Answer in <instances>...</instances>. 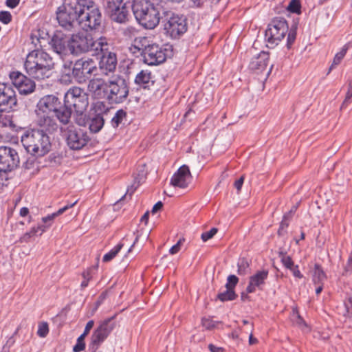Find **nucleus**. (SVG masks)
<instances>
[{
  "mask_svg": "<svg viewBox=\"0 0 352 352\" xmlns=\"http://www.w3.org/2000/svg\"><path fill=\"white\" fill-rule=\"evenodd\" d=\"M72 63L69 64H64L62 69L61 80L65 82H72V76H74L76 78V72H74V67H72Z\"/></svg>",
  "mask_w": 352,
  "mask_h": 352,
  "instance_id": "473e14b6",
  "label": "nucleus"
},
{
  "mask_svg": "<svg viewBox=\"0 0 352 352\" xmlns=\"http://www.w3.org/2000/svg\"><path fill=\"white\" fill-rule=\"evenodd\" d=\"M102 53V57L99 64V70L105 76H109V74L116 70L117 66V58L115 53L107 51L99 52Z\"/></svg>",
  "mask_w": 352,
  "mask_h": 352,
  "instance_id": "6ab92c4d",
  "label": "nucleus"
},
{
  "mask_svg": "<svg viewBox=\"0 0 352 352\" xmlns=\"http://www.w3.org/2000/svg\"><path fill=\"white\" fill-rule=\"evenodd\" d=\"M163 207V204L162 201H158L157 202L153 207L152 208V213L153 214H155V212H157L158 210H161Z\"/></svg>",
  "mask_w": 352,
  "mask_h": 352,
  "instance_id": "774afa93",
  "label": "nucleus"
},
{
  "mask_svg": "<svg viewBox=\"0 0 352 352\" xmlns=\"http://www.w3.org/2000/svg\"><path fill=\"white\" fill-rule=\"evenodd\" d=\"M10 78L20 94L27 95L34 91V82L21 72H13L10 73Z\"/></svg>",
  "mask_w": 352,
  "mask_h": 352,
  "instance_id": "f3484780",
  "label": "nucleus"
},
{
  "mask_svg": "<svg viewBox=\"0 0 352 352\" xmlns=\"http://www.w3.org/2000/svg\"><path fill=\"white\" fill-rule=\"evenodd\" d=\"M243 182H244V177L241 176L239 179H237L234 182V187L236 188L238 192H240V190L242 188Z\"/></svg>",
  "mask_w": 352,
  "mask_h": 352,
  "instance_id": "e2e57ef3",
  "label": "nucleus"
},
{
  "mask_svg": "<svg viewBox=\"0 0 352 352\" xmlns=\"http://www.w3.org/2000/svg\"><path fill=\"white\" fill-rule=\"evenodd\" d=\"M16 93L12 86L0 82V106L4 109H12L16 105Z\"/></svg>",
  "mask_w": 352,
  "mask_h": 352,
  "instance_id": "a211bd4d",
  "label": "nucleus"
},
{
  "mask_svg": "<svg viewBox=\"0 0 352 352\" xmlns=\"http://www.w3.org/2000/svg\"><path fill=\"white\" fill-rule=\"evenodd\" d=\"M64 104L73 108L77 113H82L88 106V97L82 89L74 87L65 93Z\"/></svg>",
  "mask_w": 352,
  "mask_h": 352,
  "instance_id": "6e6552de",
  "label": "nucleus"
},
{
  "mask_svg": "<svg viewBox=\"0 0 352 352\" xmlns=\"http://www.w3.org/2000/svg\"><path fill=\"white\" fill-rule=\"evenodd\" d=\"M218 230L215 228H212L209 231L203 232L201 234V238L204 242L207 241L208 240L212 239L217 232Z\"/></svg>",
  "mask_w": 352,
  "mask_h": 352,
  "instance_id": "de8ad7c7",
  "label": "nucleus"
},
{
  "mask_svg": "<svg viewBox=\"0 0 352 352\" xmlns=\"http://www.w3.org/2000/svg\"><path fill=\"white\" fill-rule=\"evenodd\" d=\"M12 20V15L8 11L0 12V21L4 24H8Z\"/></svg>",
  "mask_w": 352,
  "mask_h": 352,
  "instance_id": "3c124183",
  "label": "nucleus"
},
{
  "mask_svg": "<svg viewBox=\"0 0 352 352\" xmlns=\"http://www.w3.org/2000/svg\"><path fill=\"white\" fill-rule=\"evenodd\" d=\"M107 50H109V43L106 38L100 37L94 39L87 31L72 34L70 37V52L72 54H79L90 52L94 55H96L99 54V52Z\"/></svg>",
  "mask_w": 352,
  "mask_h": 352,
  "instance_id": "f03ea898",
  "label": "nucleus"
},
{
  "mask_svg": "<svg viewBox=\"0 0 352 352\" xmlns=\"http://www.w3.org/2000/svg\"><path fill=\"white\" fill-rule=\"evenodd\" d=\"M62 132L67 144L71 149L80 150L89 141L87 133L74 125H69L65 128H63Z\"/></svg>",
  "mask_w": 352,
  "mask_h": 352,
  "instance_id": "1a4fd4ad",
  "label": "nucleus"
},
{
  "mask_svg": "<svg viewBox=\"0 0 352 352\" xmlns=\"http://www.w3.org/2000/svg\"><path fill=\"white\" fill-rule=\"evenodd\" d=\"M36 124L41 128L43 131H48L50 133L56 131L58 124L54 119V113H47L41 112H35Z\"/></svg>",
  "mask_w": 352,
  "mask_h": 352,
  "instance_id": "4be33fe9",
  "label": "nucleus"
},
{
  "mask_svg": "<svg viewBox=\"0 0 352 352\" xmlns=\"http://www.w3.org/2000/svg\"><path fill=\"white\" fill-rule=\"evenodd\" d=\"M280 259L283 265L289 270L294 265L291 257L286 254L280 253Z\"/></svg>",
  "mask_w": 352,
  "mask_h": 352,
  "instance_id": "a18cd8bd",
  "label": "nucleus"
},
{
  "mask_svg": "<svg viewBox=\"0 0 352 352\" xmlns=\"http://www.w3.org/2000/svg\"><path fill=\"white\" fill-rule=\"evenodd\" d=\"M51 45L53 50L58 54H65L68 50L70 51V38L62 33H56L52 38Z\"/></svg>",
  "mask_w": 352,
  "mask_h": 352,
  "instance_id": "b1692460",
  "label": "nucleus"
},
{
  "mask_svg": "<svg viewBox=\"0 0 352 352\" xmlns=\"http://www.w3.org/2000/svg\"><path fill=\"white\" fill-rule=\"evenodd\" d=\"M104 120L103 117L100 115H96L90 119L89 122V128L92 133H98L104 126Z\"/></svg>",
  "mask_w": 352,
  "mask_h": 352,
  "instance_id": "7c9ffc66",
  "label": "nucleus"
},
{
  "mask_svg": "<svg viewBox=\"0 0 352 352\" xmlns=\"http://www.w3.org/2000/svg\"><path fill=\"white\" fill-rule=\"evenodd\" d=\"M292 273H293V275L295 276V277H297L298 278H302V274L300 273V272L298 270V267L296 265V266H293L292 268H290L289 269Z\"/></svg>",
  "mask_w": 352,
  "mask_h": 352,
  "instance_id": "69168bd1",
  "label": "nucleus"
},
{
  "mask_svg": "<svg viewBox=\"0 0 352 352\" xmlns=\"http://www.w3.org/2000/svg\"><path fill=\"white\" fill-rule=\"evenodd\" d=\"M98 69L91 59H80L75 63L74 66V72H76V78L80 82H82L84 77L89 78L88 76H91V75L96 76Z\"/></svg>",
  "mask_w": 352,
  "mask_h": 352,
  "instance_id": "dca6fc26",
  "label": "nucleus"
},
{
  "mask_svg": "<svg viewBox=\"0 0 352 352\" xmlns=\"http://www.w3.org/2000/svg\"><path fill=\"white\" fill-rule=\"evenodd\" d=\"M164 30L172 38H175L186 32V21L182 16L167 13Z\"/></svg>",
  "mask_w": 352,
  "mask_h": 352,
  "instance_id": "f8f14e48",
  "label": "nucleus"
},
{
  "mask_svg": "<svg viewBox=\"0 0 352 352\" xmlns=\"http://www.w3.org/2000/svg\"><path fill=\"white\" fill-rule=\"evenodd\" d=\"M268 277V271L266 270L257 271L256 274L250 276L249 284L246 291L248 293H253L256 288L261 289Z\"/></svg>",
  "mask_w": 352,
  "mask_h": 352,
  "instance_id": "393cba45",
  "label": "nucleus"
},
{
  "mask_svg": "<svg viewBox=\"0 0 352 352\" xmlns=\"http://www.w3.org/2000/svg\"><path fill=\"white\" fill-rule=\"evenodd\" d=\"M94 325V320H89L87 323L85 330H84V332L82 333V335H83L84 336L86 337L89 334L90 330L93 328Z\"/></svg>",
  "mask_w": 352,
  "mask_h": 352,
  "instance_id": "bf43d9fd",
  "label": "nucleus"
},
{
  "mask_svg": "<svg viewBox=\"0 0 352 352\" xmlns=\"http://www.w3.org/2000/svg\"><path fill=\"white\" fill-rule=\"evenodd\" d=\"M129 94V85L122 76L116 74L109 78L106 100L110 104L124 102L127 100Z\"/></svg>",
  "mask_w": 352,
  "mask_h": 352,
  "instance_id": "0eeeda50",
  "label": "nucleus"
},
{
  "mask_svg": "<svg viewBox=\"0 0 352 352\" xmlns=\"http://www.w3.org/2000/svg\"><path fill=\"white\" fill-rule=\"evenodd\" d=\"M352 98V79L348 81V89L346 94L345 99L342 104V108L347 104L349 100Z\"/></svg>",
  "mask_w": 352,
  "mask_h": 352,
  "instance_id": "09e8293b",
  "label": "nucleus"
},
{
  "mask_svg": "<svg viewBox=\"0 0 352 352\" xmlns=\"http://www.w3.org/2000/svg\"><path fill=\"white\" fill-rule=\"evenodd\" d=\"M49 333L48 324L45 322H43L38 324L37 334L41 338H45Z\"/></svg>",
  "mask_w": 352,
  "mask_h": 352,
  "instance_id": "c03bdc74",
  "label": "nucleus"
},
{
  "mask_svg": "<svg viewBox=\"0 0 352 352\" xmlns=\"http://www.w3.org/2000/svg\"><path fill=\"white\" fill-rule=\"evenodd\" d=\"M85 336H84L82 334L78 338L76 344L73 347L74 352H80L85 349Z\"/></svg>",
  "mask_w": 352,
  "mask_h": 352,
  "instance_id": "ea45409f",
  "label": "nucleus"
},
{
  "mask_svg": "<svg viewBox=\"0 0 352 352\" xmlns=\"http://www.w3.org/2000/svg\"><path fill=\"white\" fill-rule=\"evenodd\" d=\"M109 77L103 75V76H94L89 80L87 90L94 98L106 99Z\"/></svg>",
  "mask_w": 352,
  "mask_h": 352,
  "instance_id": "2eb2a0df",
  "label": "nucleus"
},
{
  "mask_svg": "<svg viewBox=\"0 0 352 352\" xmlns=\"http://www.w3.org/2000/svg\"><path fill=\"white\" fill-rule=\"evenodd\" d=\"M296 28H292L287 35V47H289L294 42L296 36Z\"/></svg>",
  "mask_w": 352,
  "mask_h": 352,
  "instance_id": "864d4df0",
  "label": "nucleus"
},
{
  "mask_svg": "<svg viewBox=\"0 0 352 352\" xmlns=\"http://www.w3.org/2000/svg\"><path fill=\"white\" fill-rule=\"evenodd\" d=\"M58 121L63 124H67L72 116V109L64 104V106H59L54 114Z\"/></svg>",
  "mask_w": 352,
  "mask_h": 352,
  "instance_id": "cd10ccee",
  "label": "nucleus"
},
{
  "mask_svg": "<svg viewBox=\"0 0 352 352\" xmlns=\"http://www.w3.org/2000/svg\"><path fill=\"white\" fill-rule=\"evenodd\" d=\"M153 78L151 71L148 69H142L136 75L135 82L138 85L145 87L150 82H154Z\"/></svg>",
  "mask_w": 352,
  "mask_h": 352,
  "instance_id": "c85d7f7f",
  "label": "nucleus"
},
{
  "mask_svg": "<svg viewBox=\"0 0 352 352\" xmlns=\"http://www.w3.org/2000/svg\"><path fill=\"white\" fill-rule=\"evenodd\" d=\"M167 50L156 43H151L146 48L142 54L144 62L149 65H155L164 63L167 56Z\"/></svg>",
  "mask_w": 352,
  "mask_h": 352,
  "instance_id": "4468645a",
  "label": "nucleus"
},
{
  "mask_svg": "<svg viewBox=\"0 0 352 352\" xmlns=\"http://www.w3.org/2000/svg\"><path fill=\"white\" fill-rule=\"evenodd\" d=\"M60 105V102L56 96L46 95L38 102L35 112L54 113L56 108Z\"/></svg>",
  "mask_w": 352,
  "mask_h": 352,
  "instance_id": "412c9836",
  "label": "nucleus"
},
{
  "mask_svg": "<svg viewBox=\"0 0 352 352\" xmlns=\"http://www.w3.org/2000/svg\"><path fill=\"white\" fill-rule=\"evenodd\" d=\"M115 324L112 318H107L100 323L98 327L94 331L91 341L89 344L94 350L98 349L100 344L107 338L110 333L114 329Z\"/></svg>",
  "mask_w": 352,
  "mask_h": 352,
  "instance_id": "ddd939ff",
  "label": "nucleus"
},
{
  "mask_svg": "<svg viewBox=\"0 0 352 352\" xmlns=\"http://www.w3.org/2000/svg\"><path fill=\"white\" fill-rule=\"evenodd\" d=\"M107 9L112 21L118 23H124L129 20V8L107 2Z\"/></svg>",
  "mask_w": 352,
  "mask_h": 352,
  "instance_id": "5701e85b",
  "label": "nucleus"
},
{
  "mask_svg": "<svg viewBox=\"0 0 352 352\" xmlns=\"http://www.w3.org/2000/svg\"><path fill=\"white\" fill-rule=\"evenodd\" d=\"M19 157L16 151L11 147H0V176L8 180V172L18 166Z\"/></svg>",
  "mask_w": 352,
  "mask_h": 352,
  "instance_id": "9d476101",
  "label": "nucleus"
},
{
  "mask_svg": "<svg viewBox=\"0 0 352 352\" xmlns=\"http://www.w3.org/2000/svg\"><path fill=\"white\" fill-rule=\"evenodd\" d=\"M52 58L41 50L30 52L26 56L24 67L30 77L36 80L50 78L54 69Z\"/></svg>",
  "mask_w": 352,
  "mask_h": 352,
  "instance_id": "f257e3e1",
  "label": "nucleus"
},
{
  "mask_svg": "<svg viewBox=\"0 0 352 352\" xmlns=\"http://www.w3.org/2000/svg\"><path fill=\"white\" fill-rule=\"evenodd\" d=\"M21 142L28 153L36 156H43L51 146L49 136L39 129L26 131L21 137Z\"/></svg>",
  "mask_w": 352,
  "mask_h": 352,
  "instance_id": "20e7f679",
  "label": "nucleus"
},
{
  "mask_svg": "<svg viewBox=\"0 0 352 352\" xmlns=\"http://www.w3.org/2000/svg\"><path fill=\"white\" fill-rule=\"evenodd\" d=\"M134 0H109V3H115L116 5L124 6L126 8L132 7L131 3H133Z\"/></svg>",
  "mask_w": 352,
  "mask_h": 352,
  "instance_id": "603ef678",
  "label": "nucleus"
},
{
  "mask_svg": "<svg viewBox=\"0 0 352 352\" xmlns=\"http://www.w3.org/2000/svg\"><path fill=\"white\" fill-rule=\"evenodd\" d=\"M292 320L293 322L299 326L300 327H307V324L304 320L300 317L299 313L297 310L294 309L292 314Z\"/></svg>",
  "mask_w": 352,
  "mask_h": 352,
  "instance_id": "37998d69",
  "label": "nucleus"
},
{
  "mask_svg": "<svg viewBox=\"0 0 352 352\" xmlns=\"http://www.w3.org/2000/svg\"><path fill=\"white\" fill-rule=\"evenodd\" d=\"M236 294L234 291L230 289L226 288V290L221 292L218 294L217 298L222 302L228 301V300H233L236 298Z\"/></svg>",
  "mask_w": 352,
  "mask_h": 352,
  "instance_id": "e433bc0d",
  "label": "nucleus"
},
{
  "mask_svg": "<svg viewBox=\"0 0 352 352\" xmlns=\"http://www.w3.org/2000/svg\"><path fill=\"white\" fill-rule=\"evenodd\" d=\"M77 201H74L72 204H69L66 205L65 206L60 208L56 212H54V213H52L51 214H49V215H47L46 217H43L41 219V221H42L43 223H45L44 226H47L50 223H51V225H52V223H53V221L54 220V219L56 217L61 215L65 211H67L68 209L72 208V207H74L76 204Z\"/></svg>",
  "mask_w": 352,
  "mask_h": 352,
  "instance_id": "c756f323",
  "label": "nucleus"
},
{
  "mask_svg": "<svg viewBox=\"0 0 352 352\" xmlns=\"http://www.w3.org/2000/svg\"><path fill=\"white\" fill-rule=\"evenodd\" d=\"M29 209L27 207H23L20 209L19 214L21 217H28V223H30L32 220V217L31 215H29Z\"/></svg>",
  "mask_w": 352,
  "mask_h": 352,
  "instance_id": "13d9d810",
  "label": "nucleus"
},
{
  "mask_svg": "<svg viewBox=\"0 0 352 352\" xmlns=\"http://www.w3.org/2000/svg\"><path fill=\"white\" fill-rule=\"evenodd\" d=\"M208 349L210 352H225V349L222 347L215 346L212 344L208 345Z\"/></svg>",
  "mask_w": 352,
  "mask_h": 352,
  "instance_id": "0e129e2a",
  "label": "nucleus"
},
{
  "mask_svg": "<svg viewBox=\"0 0 352 352\" xmlns=\"http://www.w3.org/2000/svg\"><path fill=\"white\" fill-rule=\"evenodd\" d=\"M126 112L122 110H118L111 119V124L113 127H118L122 122L123 119L126 117Z\"/></svg>",
  "mask_w": 352,
  "mask_h": 352,
  "instance_id": "58836bf2",
  "label": "nucleus"
},
{
  "mask_svg": "<svg viewBox=\"0 0 352 352\" xmlns=\"http://www.w3.org/2000/svg\"><path fill=\"white\" fill-rule=\"evenodd\" d=\"M288 25L283 18H275L268 25L265 30V39L267 45L274 46L285 37L288 32Z\"/></svg>",
  "mask_w": 352,
  "mask_h": 352,
  "instance_id": "9b49d317",
  "label": "nucleus"
},
{
  "mask_svg": "<svg viewBox=\"0 0 352 352\" xmlns=\"http://www.w3.org/2000/svg\"><path fill=\"white\" fill-rule=\"evenodd\" d=\"M182 243H183V240L179 239L175 245H174L173 246H172L170 248V249L169 250L170 254H177V252H179V251L181 249V245H182Z\"/></svg>",
  "mask_w": 352,
  "mask_h": 352,
  "instance_id": "4d7b16f0",
  "label": "nucleus"
},
{
  "mask_svg": "<svg viewBox=\"0 0 352 352\" xmlns=\"http://www.w3.org/2000/svg\"><path fill=\"white\" fill-rule=\"evenodd\" d=\"M151 43H149L148 38L144 36H140L136 38L133 42V46L138 49V51L141 52L142 55L144 54L146 48L150 46Z\"/></svg>",
  "mask_w": 352,
  "mask_h": 352,
  "instance_id": "f704fd0d",
  "label": "nucleus"
},
{
  "mask_svg": "<svg viewBox=\"0 0 352 352\" xmlns=\"http://www.w3.org/2000/svg\"><path fill=\"white\" fill-rule=\"evenodd\" d=\"M84 280L81 283V287L85 288L88 285L89 280L90 279V275L89 272H84L82 274Z\"/></svg>",
  "mask_w": 352,
  "mask_h": 352,
  "instance_id": "680f3d73",
  "label": "nucleus"
},
{
  "mask_svg": "<svg viewBox=\"0 0 352 352\" xmlns=\"http://www.w3.org/2000/svg\"><path fill=\"white\" fill-rule=\"evenodd\" d=\"M287 10L292 13H300V3L299 0H292L287 6Z\"/></svg>",
  "mask_w": 352,
  "mask_h": 352,
  "instance_id": "a19ab883",
  "label": "nucleus"
},
{
  "mask_svg": "<svg viewBox=\"0 0 352 352\" xmlns=\"http://www.w3.org/2000/svg\"><path fill=\"white\" fill-rule=\"evenodd\" d=\"M239 278L235 275H230L227 278V283L226 284V288H230L234 290V288L238 283Z\"/></svg>",
  "mask_w": 352,
  "mask_h": 352,
  "instance_id": "49530a36",
  "label": "nucleus"
},
{
  "mask_svg": "<svg viewBox=\"0 0 352 352\" xmlns=\"http://www.w3.org/2000/svg\"><path fill=\"white\" fill-rule=\"evenodd\" d=\"M326 280V275L323 272L321 267L316 264L314 266V274H313V282L314 284H323V282Z\"/></svg>",
  "mask_w": 352,
  "mask_h": 352,
  "instance_id": "72a5a7b5",
  "label": "nucleus"
},
{
  "mask_svg": "<svg viewBox=\"0 0 352 352\" xmlns=\"http://www.w3.org/2000/svg\"><path fill=\"white\" fill-rule=\"evenodd\" d=\"M78 10L79 0H65L56 12L59 25L69 31L75 29L78 25Z\"/></svg>",
  "mask_w": 352,
  "mask_h": 352,
  "instance_id": "423d86ee",
  "label": "nucleus"
},
{
  "mask_svg": "<svg viewBox=\"0 0 352 352\" xmlns=\"http://www.w3.org/2000/svg\"><path fill=\"white\" fill-rule=\"evenodd\" d=\"M132 11L138 23L145 29H154L160 23V12L150 1H133Z\"/></svg>",
  "mask_w": 352,
  "mask_h": 352,
  "instance_id": "7ed1b4c3",
  "label": "nucleus"
},
{
  "mask_svg": "<svg viewBox=\"0 0 352 352\" xmlns=\"http://www.w3.org/2000/svg\"><path fill=\"white\" fill-rule=\"evenodd\" d=\"M192 181V175L188 166H182L172 176L170 184L175 187L186 188Z\"/></svg>",
  "mask_w": 352,
  "mask_h": 352,
  "instance_id": "aec40b11",
  "label": "nucleus"
},
{
  "mask_svg": "<svg viewBox=\"0 0 352 352\" xmlns=\"http://www.w3.org/2000/svg\"><path fill=\"white\" fill-rule=\"evenodd\" d=\"M151 43H149L148 38L144 36H140L136 38L133 42V46L138 49V51L141 52L142 55L144 54L146 48L150 46Z\"/></svg>",
  "mask_w": 352,
  "mask_h": 352,
  "instance_id": "c9c22d12",
  "label": "nucleus"
},
{
  "mask_svg": "<svg viewBox=\"0 0 352 352\" xmlns=\"http://www.w3.org/2000/svg\"><path fill=\"white\" fill-rule=\"evenodd\" d=\"M344 272L345 273L352 272V251L349 256L347 263L344 267Z\"/></svg>",
  "mask_w": 352,
  "mask_h": 352,
  "instance_id": "052dcab7",
  "label": "nucleus"
},
{
  "mask_svg": "<svg viewBox=\"0 0 352 352\" xmlns=\"http://www.w3.org/2000/svg\"><path fill=\"white\" fill-rule=\"evenodd\" d=\"M123 243H120L117 244L113 249H111L109 252L105 254L102 258V261L104 262H109L114 258L118 253L120 251V250L123 247Z\"/></svg>",
  "mask_w": 352,
  "mask_h": 352,
  "instance_id": "4c0bfd02",
  "label": "nucleus"
},
{
  "mask_svg": "<svg viewBox=\"0 0 352 352\" xmlns=\"http://www.w3.org/2000/svg\"><path fill=\"white\" fill-rule=\"evenodd\" d=\"M51 226V223L47 226H40L32 227L28 232L24 233L19 239L21 243H28L34 239V237L40 232L39 235H41L45 230Z\"/></svg>",
  "mask_w": 352,
  "mask_h": 352,
  "instance_id": "bb28decb",
  "label": "nucleus"
},
{
  "mask_svg": "<svg viewBox=\"0 0 352 352\" xmlns=\"http://www.w3.org/2000/svg\"><path fill=\"white\" fill-rule=\"evenodd\" d=\"M201 324L207 330L212 329L216 327V322L210 318H203Z\"/></svg>",
  "mask_w": 352,
  "mask_h": 352,
  "instance_id": "8fccbe9b",
  "label": "nucleus"
},
{
  "mask_svg": "<svg viewBox=\"0 0 352 352\" xmlns=\"http://www.w3.org/2000/svg\"><path fill=\"white\" fill-rule=\"evenodd\" d=\"M78 25L82 29H97L101 23L102 15L98 7L91 0H79Z\"/></svg>",
  "mask_w": 352,
  "mask_h": 352,
  "instance_id": "39448f33",
  "label": "nucleus"
},
{
  "mask_svg": "<svg viewBox=\"0 0 352 352\" xmlns=\"http://www.w3.org/2000/svg\"><path fill=\"white\" fill-rule=\"evenodd\" d=\"M249 267V263L248 262L244 259L242 258L239 260L238 263V273L240 275H245L248 272V269Z\"/></svg>",
  "mask_w": 352,
  "mask_h": 352,
  "instance_id": "79ce46f5",
  "label": "nucleus"
},
{
  "mask_svg": "<svg viewBox=\"0 0 352 352\" xmlns=\"http://www.w3.org/2000/svg\"><path fill=\"white\" fill-rule=\"evenodd\" d=\"M20 2V0H6V6L10 8H16Z\"/></svg>",
  "mask_w": 352,
  "mask_h": 352,
  "instance_id": "338daca9",
  "label": "nucleus"
},
{
  "mask_svg": "<svg viewBox=\"0 0 352 352\" xmlns=\"http://www.w3.org/2000/svg\"><path fill=\"white\" fill-rule=\"evenodd\" d=\"M290 219V217H287V214H285L284 217H283V219L282 220L281 223H280V228L278 231V234H282V232L284 229H285L286 228H287L288 225H289V219Z\"/></svg>",
  "mask_w": 352,
  "mask_h": 352,
  "instance_id": "6e6d98bb",
  "label": "nucleus"
},
{
  "mask_svg": "<svg viewBox=\"0 0 352 352\" xmlns=\"http://www.w3.org/2000/svg\"><path fill=\"white\" fill-rule=\"evenodd\" d=\"M344 307L346 309V313H344V315L348 317L352 316V297L349 298L344 302Z\"/></svg>",
  "mask_w": 352,
  "mask_h": 352,
  "instance_id": "5fc2aeb1",
  "label": "nucleus"
},
{
  "mask_svg": "<svg viewBox=\"0 0 352 352\" xmlns=\"http://www.w3.org/2000/svg\"><path fill=\"white\" fill-rule=\"evenodd\" d=\"M351 47V43L350 42L346 43L341 49V50L338 52L333 60V63L330 66L329 71L335 68L337 65H338L344 56L346 54L347 50Z\"/></svg>",
  "mask_w": 352,
  "mask_h": 352,
  "instance_id": "2f4dec72",
  "label": "nucleus"
},
{
  "mask_svg": "<svg viewBox=\"0 0 352 352\" xmlns=\"http://www.w3.org/2000/svg\"><path fill=\"white\" fill-rule=\"evenodd\" d=\"M270 55L267 52H261L256 56L252 58L250 63L249 67L250 69L256 72H261L265 70L269 62Z\"/></svg>",
  "mask_w": 352,
  "mask_h": 352,
  "instance_id": "a878e982",
  "label": "nucleus"
}]
</instances>
